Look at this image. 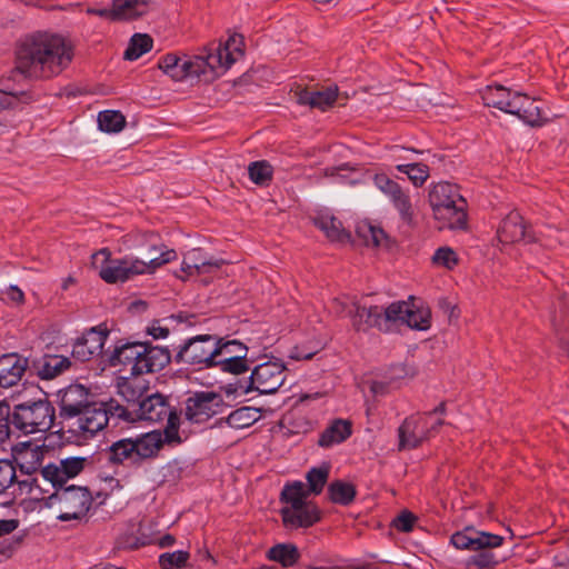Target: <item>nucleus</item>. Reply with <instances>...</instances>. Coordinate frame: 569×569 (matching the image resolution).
Instances as JSON below:
<instances>
[{"label": "nucleus", "mask_w": 569, "mask_h": 569, "mask_svg": "<svg viewBox=\"0 0 569 569\" xmlns=\"http://www.w3.org/2000/svg\"><path fill=\"white\" fill-rule=\"evenodd\" d=\"M243 38H219L196 53L169 52L158 60V68L171 80L211 82L223 76L244 57Z\"/></svg>", "instance_id": "nucleus-1"}, {"label": "nucleus", "mask_w": 569, "mask_h": 569, "mask_svg": "<svg viewBox=\"0 0 569 569\" xmlns=\"http://www.w3.org/2000/svg\"><path fill=\"white\" fill-rule=\"evenodd\" d=\"M74 57L70 38H24L17 50V70L31 79H51Z\"/></svg>", "instance_id": "nucleus-2"}, {"label": "nucleus", "mask_w": 569, "mask_h": 569, "mask_svg": "<svg viewBox=\"0 0 569 569\" xmlns=\"http://www.w3.org/2000/svg\"><path fill=\"white\" fill-rule=\"evenodd\" d=\"M178 258L176 250L161 251L159 257H148V260L134 256L111 259L108 249H101L92 254V264L99 270V276L108 283L124 282L136 276L152 274L162 266Z\"/></svg>", "instance_id": "nucleus-3"}, {"label": "nucleus", "mask_w": 569, "mask_h": 569, "mask_svg": "<svg viewBox=\"0 0 569 569\" xmlns=\"http://www.w3.org/2000/svg\"><path fill=\"white\" fill-rule=\"evenodd\" d=\"M481 98L486 106L513 114L531 127L543 126L548 120L536 99L501 84L487 86Z\"/></svg>", "instance_id": "nucleus-4"}, {"label": "nucleus", "mask_w": 569, "mask_h": 569, "mask_svg": "<svg viewBox=\"0 0 569 569\" xmlns=\"http://www.w3.org/2000/svg\"><path fill=\"white\" fill-rule=\"evenodd\" d=\"M429 203L440 229H465L467 203L457 186L449 182L435 184L429 192Z\"/></svg>", "instance_id": "nucleus-5"}, {"label": "nucleus", "mask_w": 569, "mask_h": 569, "mask_svg": "<svg viewBox=\"0 0 569 569\" xmlns=\"http://www.w3.org/2000/svg\"><path fill=\"white\" fill-rule=\"evenodd\" d=\"M308 490L303 482L295 481L281 491V516L283 525L290 529L307 528L320 519L318 507L308 500Z\"/></svg>", "instance_id": "nucleus-6"}, {"label": "nucleus", "mask_w": 569, "mask_h": 569, "mask_svg": "<svg viewBox=\"0 0 569 569\" xmlns=\"http://www.w3.org/2000/svg\"><path fill=\"white\" fill-rule=\"evenodd\" d=\"M54 417V408L49 401H26L14 406L11 423L24 435L46 432L52 427Z\"/></svg>", "instance_id": "nucleus-7"}, {"label": "nucleus", "mask_w": 569, "mask_h": 569, "mask_svg": "<svg viewBox=\"0 0 569 569\" xmlns=\"http://www.w3.org/2000/svg\"><path fill=\"white\" fill-rule=\"evenodd\" d=\"M46 506L57 513L58 520L70 521L87 513L91 506V496L84 488L61 486L47 498Z\"/></svg>", "instance_id": "nucleus-8"}, {"label": "nucleus", "mask_w": 569, "mask_h": 569, "mask_svg": "<svg viewBox=\"0 0 569 569\" xmlns=\"http://www.w3.org/2000/svg\"><path fill=\"white\" fill-rule=\"evenodd\" d=\"M134 412L139 419L151 422H158L167 419L164 440L168 443L181 442V438L178 432L180 418L171 410L167 399L162 395L154 393L148 396L139 402V407L134 409Z\"/></svg>", "instance_id": "nucleus-9"}, {"label": "nucleus", "mask_w": 569, "mask_h": 569, "mask_svg": "<svg viewBox=\"0 0 569 569\" xmlns=\"http://www.w3.org/2000/svg\"><path fill=\"white\" fill-rule=\"evenodd\" d=\"M50 449L46 445H38L31 441L20 442L13 449V458L21 473L34 476L31 480L18 481L20 487H29L32 492L34 489L42 490L39 485V476L43 469V461Z\"/></svg>", "instance_id": "nucleus-10"}, {"label": "nucleus", "mask_w": 569, "mask_h": 569, "mask_svg": "<svg viewBox=\"0 0 569 569\" xmlns=\"http://www.w3.org/2000/svg\"><path fill=\"white\" fill-rule=\"evenodd\" d=\"M332 310L338 315H346L351 318L352 326L357 331H367L370 328H383V307L360 305L357 301L350 303L335 299Z\"/></svg>", "instance_id": "nucleus-11"}, {"label": "nucleus", "mask_w": 569, "mask_h": 569, "mask_svg": "<svg viewBox=\"0 0 569 569\" xmlns=\"http://www.w3.org/2000/svg\"><path fill=\"white\" fill-rule=\"evenodd\" d=\"M430 420L431 415H415L405 419L398 429L399 450L417 448L443 423L441 419Z\"/></svg>", "instance_id": "nucleus-12"}, {"label": "nucleus", "mask_w": 569, "mask_h": 569, "mask_svg": "<svg viewBox=\"0 0 569 569\" xmlns=\"http://www.w3.org/2000/svg\"><path fill=\"white\" fill-rule=\"evenodd\" d=\"M250 380L260 393H273L286 380V367L279 359H268L254 367Z\"/></svg>", "instance_id": "nucleus-13"}, {"label": "nucleus", "mask_w": 569, "mask_h": 569, "mask_svg": "<svg viewBox=\"0 0 569 569\" xmlns=\"http://www.w3.org/2000/svg\"><path fill=\"white\" fill-rule=\"evenodd\" d=\"M109 421V410L104 403H90L77 418L69 422L70 431L89 438L101 431Z\"/></svg>", "instance_id": "nucleus-14"}, {"label": "nucleus", "mask_w": 569, "mask_h": 569, "mask_svg": "<svg viewBox=\"0 0 569 569\" xmlns=\"http://www.w3.org/2000/svg\"><path fill=\"white\" fill-rule=\"evenodd\" d=\"M217 339L199 336L190 339L178 352V358L189 365L213 367L217 357Z\"/></svg>", "instance_id": "nucleus-15"}, {"label": "nucleus", "mask_w": 569, "mask_h": 569, "mask_svg": "<svg viewBox=\"0 0 569 569\" xmlns=\"http://www.w3.org/2000/svg\"><path fill=\"white\" fill-rule=\"evenodd\" d=\"M60 417L68 422L90 405L89 391L82 385H70L58 392Z\"/></svg>", "instance_id": "nucleus-16"}, {"label": "nucleus", "mask_w": 569, "mask_h": 569, "mask_svg": "<svg viewBox=\"0 0 569 569\" xmlns=\"http://www.w3.org/2000/svg\"><path fill=\"white\" fill-rule=\"evenodd\" d=\"M87 458L70 457L62 459L59 465L48 463L41 470V478L54 488L61 487L69 479L78 476L84 468Z\"/></svg>", "instance_id": "nucleus-17"}, {"label": "nucleus", "mask_w": 569, "mask_h": 569, "mask_svg": "<svg viewBox=\"0 0 569 569\" xmlns=\"http://www.w3.org/2000/svg\"><path fill=\"white\" fill-rule=\"evenodd\" d=\"M220 397L214 392L196 393L187 400L186 418L194 423L207 421L217 413Z\"/></svg>", "instance_id": "nucleus-18"}, {"label": "nucleus", "mask_w": 569, "mask_h": 569, "mask_svg": "<svg viewBox=\"0 0 569 569\" xmlns=\"http://www.w3.org/2000/svg\"><path fill=\"white\" fill-rule=\"evenodd\" d=\"M107 337L106 328H91L73 343L72 356L80 361H88L101 355Z\"/></svg>", "instance_id": "nucleus-19"}, {"label": "nucleus", "mask_w": 569, "mask_h": 569, "mask_svg": "<svg viewBox=\"0 0 569 569\" xmlns=\"http://www.w3.org/2000/svg\"><path fill=\"white\" fill-rule=\"evenodd\" d=\"M451 543L457 549L479 550L487 548H497L502 545L503 538L498 535L466 529L451 536Z\"/></svg>", "instance_id": "nucleus-20"}, {"label": "nucleus", "mask_w": 569, "mask_h": 569, "mask_svg": "<svg viewBox=\"0 0 569 569\" xmlns=\"http://www.w3.org/2000/svg\"><path fill=\"white\" fill-rule=\"evenodd\" d=\"M497 234L499 241L505 244L516 243L521 240L527 242L533 240V236L528 231L522 216L516 210L510 211L502 219Z\"/></svg>", "instance_id": "nucleus-21"}, {"label": "nucleus", "mask_w": 569, "mask_h": 569, "mask_svg": "<svg viewBox=\"0 0 569 569\" xmlns=\"http://www.w3.org/2000/svg\"><path fill=\"white\" fill-rule=\"evenodd\" d=\"M222 263V260L207 258L201 249L194 248L189 250L183 256L180 270L184 273V276L178 274V277L182 280H186L192 276L210 273L218 270Z\"/></svg>", "instance_id": "nucleus-22"}, {"label": "nucleus", "mask_w": 569, "mask_h": 569, "mask_svg": "<svg viewBox=\"0 0 569 569\" xmlns=\"http://www.w3.org/2000/svg\"><path fill=\"white\" fill-rule=\"evenodd\" d=\"M170 352L167 348L146 345L140 360L133 366V375L142 376L162 370L170 362Z\"/></svg>", "instance_id": "nucleus-23"}, {"label": "nucleus", "mask_w": 569, "mask_h": 569, "mask_svg": "<svg viewBox=\"0 0 569 569\" xmlns=\"http://www.w3.org/2000/svg\"><path fill=\"white\" fill-rule=\"evenodd\" d=\"M28 367V360L18 353H6L0 357V387L9 388L17 385Z\"/></svg>", "instance_id": "nucleus-24"}, {"label": "nucleus", "mask_w": 569, "mask_h": 569, "mask_svg": "<svg viewBox=\"0 0 569 569\" xmlns=\"http://www.w3.org/2000/svg\"><path fill=\"white\" fill-rule=\"evenodd\" d=\"M338 98V87L330 86L322 90H301L296 93V99L299 104L309 106L321 111H327L332 108Z\"/></svg>", "instance_id": "nucleus-25"}, {"label": "nucleus", "mask_w": 569, "mask_h": 569, "mask_svg": "<svg viewBox=\"0 0 569 569\" xmlns=\"http://www.w3.org/2000/svg\"><path fill=\"white\" fill-rule=\"evenodd\" d=\"M117 388L118 393L134 411L139 407V402L144 399L143 395L148 390V382L141 376L132 375V377H121Z\"/></svg>", "instance_id": "nucleus-26"}, {"label": "nucleus", "mask_w": 569, "mask_h": 569, "mask_svg": "<svg viewBox=\"0 0 569 569\" xmlns=\"http://www.w3.org/2000/svg\"><path fill=\"white\" fill-rule=\"evenodd\" d=\"M148 8L147 0H112L111 9L100 14H107L112 20H132L144 14Z\"/></svg>", "instance_id": "nucleus-27"}, {"label": "nucleus", "mask_w": 569, "mask_h": 569, "mask_svg": "<svg viewBox=\"0 0 569 569\" xmlns=\"http://www.w3.org/2000/svg\"><path fill=\"white\" fill-rule=\"evenodd\" d=\"M351 423L345 419L333 420L320 435L318 445L330 448L347 440L351 436Z\"/></svg>", "instance_id": "nucleus-28"}, {"label": "nucleus", "mask_w": 569, "mask_h": 569, "mask_svg": "<svg viewBox=\"0 0 569 569\" xmlns=\"http://www.w3.org/2000/svg\"><path fill=\"white\" fill-rule=\"evenodd\" d=\"M122 244L126 249H139L147 247L144 260H148L149 256L152 257L151 253L153 251H159L158 234L153 231H131L122 237Z\"/></svg>", "instance_id": "nucleus-29"}, {"label": "nucleus", "mask_w": 569, "mask_h": 569, "mask_svg": "<svg viewBox=\"0 0 569 569\" xmlns=\"http://www.w3.org/2000/svg\"><path fill=\"white\" fill-rule=\"evenodd\" d=\"M70 367L69 358L59 355H46L36 362L41 379H53Z\"/></svg>", "instance_id": "nucleus-30"}, {"label": "nucleus", "mask_w": 569, "mask_h": 569, "mask_svg": "<svg viewBox=\"0 0 569 569\" xmlns=\"http://www.w3.org/2000/svg\"><path fill=\"white\" fill-rule=\"evenodd\" d=\"M138 461L149 459L158 455L163 439L160 431L147 432L136 439H132Z\"/></svg>", "instance_id": "nucleus-31"}, {"label": "nucleus", "mask_w": 569, "mask_h": 569, "mask_svg": "<svg viewBox=\"0 0 569 569\" xmlns=\"http://www.w3.org/2000/svg\"><path fill=\"white\" fill-rule=\"evenodd\" d=\"M146 343L134 342L127 343L117 348L111 358V363L113 366L123 365L130 367V372L133 375V366L138 360H140L141 352H144Z\"/></svg>", "instance_id": "nucleus-32"}, {"label": "nucleus", "mask_w": 569, "mask_h": 569, "mask_svg": "<svg viewBox=\"0 0 569 569\" xmlns=\"http://www.w3.org/2000/svg\"><path fill=\"white\" fill-rule=\"evenodd\" d=\"M315 222L331 241H345L349 238V234L342 227V223L330 214H321L315 220Z\"/></svg>", "instance_id": "nucleus-33"}, {"label": "nucleus", "mask_w": 569, "mask_h": 569, "mask_svg": "<svg viewBox=\"0 0 569 569\" xmlns=\"http://www.w3.org/2000/svg\"><path fill=\"white\" fill-rule=\"evenodd\" d=\"M359 237L363 239L367 244L375 247H387L389 243V237L386 231L371 222H361L357 227Z\"/></svg>", "instance_id": "nucleus-34"}, {"label": "nucleus", "mask_w": 569, "mask_h": 569, "mask_svg": "<svg viewBox=\"0 0 569 569\" xmlns=\"http://www.w3.org/2000/svg\"><path fill=\"white\" fill-rule=\"evenodd\" d=\"M299 551L295 545L279 543L268 551V558L279 562L282 567H292L299 559Z\"/></svg>", "instance_id": "nucleus-35"}, {"label": "nucleus", "mask_w": 569, "mask_h": 569, "mask_svg": "<svg viewBox=\"0 0 569 569\" xmlns=\"http://www.w3.org/2000/svg\"><path fill=\"white\" fill-rule=\"evenodd\" d=\"M259 418V410L251 407H241L228 416L227 423L232 429H244L252 426Z\"/></svg>", "instance_id": "nucleus-36"}, {"label": "nucleus", "mask_w": 569, "mask_h": 569, "mask_svg": "<svg viewBox=\"0 0 569 569\" xmlns=\"http://www.w3.org/2000/svg\"><path fill=\"white\" fill-rule=\"evenodd\" d=\"M134 448L131 438L121 439L110 447L109 460L114 463H122L126 460L138 462Z\"/></svg>", "instance_id": "nucleus-37"}, {"label": "nucleus", "mask_w": 569, "mask_h": 569, "mask_svg": "<svg viewBox=\"0 0 569 569\" xmlns=\"http://www.w3.org/2000/svg\"><path fill=\"white\" fill-rule=\"evenodd\" d=\"M98 126L108 133L120 132L126 126V118L120 111L104 110L98 114Z\"/></svg>", "instance_id": "nucleus-38"}, {"label": "nucleus", "mask_w": 569, "mask_h": 569, "mask_svg": "<svg viewBox=\"0 0 569 569\" xmlns=\"http://www.w3.org/2000/svg\"><path fill=\"white\" fill-rule=\"evenodd\" d=\"M250 180L259 186H267L272 180L273 169L266 160L251 162L248 167Z\"/></svg>", "instance_id": "nucleus-39"}, {"label": "nucleus", "mask_w": 569, "mask_h": 569, "mask_svg": "<svg viewBox=\"0 0 569 569\" xmlns=\"http://www.w3.org/2000/svg\"><path fill=\"white\" fill-rule=\"evenodd\" d=\"M153 48L152 38H130L128 46L123 52V59L127 61H136L144 53Z\"/></svg>", "instance_id": "nucleus-40"}, {"label": "nucleus", "mask_w": 569, "mask_h": 569, "mask_svg": "<svg viewBox=\"0 0 569 569\" xmlns=\"http://www.w3.org/2000/svg\"><path fill=\"white\" fill-rule=\"evenodd\" d=\"M431 312L428 308H416L410 303L405 325L417 330H427L430 327Z\"/></svg>", "instance_id": "nucleus-41"}, {"label": "nucleus", "mask_w": 569, "mask_h": 569, "mask_svg": "<svg viewBox=\"0 0 569 569\" xmlns=\"http://www.w3.org/2000/svg\"><path fill=\"white\" fill-rule=\"evenodd\" d=\"M328 492L330 499L340 505H348L353 500L356 495L353 486L342 481L332 482L328 488Z\"/></svg>", "instance_id": "nucleus-42"}, {"label": "nucleus", "mask_w": 569, "mask_h": 569, "mask_svg": "<svg viewBox=\"0 0 569 569\" xmlns=\"http://www.w3.org/2000/svg\"><path fill=\"white\" fill-rule=\"evenodd\" d=\"M328 476H329L328 467L312 468L307 473L308 496H310L311 493L319 495L322 491V489L328 480Z\"/></svg>", "instance_id": "nucleus-43"}, {"label": "nucleus", "mask_w": 569, "mask_h": 569, "mask_svg": "<svg viewBox=\"0 0 569 569\" xmlns=\"http://www.w3.org/2000/svg\"><path fill=\"white\" fill-rule=\"evenodd\" d=\"M410 303L407 301H396L383 308V326L388 322H406Z\"/></svg>", "instance_id": "nucleus-44"}, {"label": "nucleus", "mask_w": 569, "mask_h": 569, "mask_svg": "<svg viewBox=\"0 0 569 569\" xmlns=\"http://www.w3.org/2000/svg\"><path fill=\"white\" fill-rule=\"evenodd\" d=\"M397 170L406 173L415 186H421L429 177V168L423 163L398 164Z\"/></svg>", "instance_id": "nucleus-45"}, {"label": "nucleus", "mask_w": 569, "mask_h": 569, "mask_svg": "<svg viewBox=\"0 0 569 569\" xmlns=\"http://www.w3.org/2000/svg\"><path fill=\"white\" fill-rule=\"evenodd\" d=\"M217 360L222 358H231L236 356H247V347L237 340L222 342L217 340Z\"/></svg>", "instance_id": "nucleus-46"}, {"label": "nucleus", "mask_w": 569, "mask_h": 569, "mask_svg": "<svg viewBox=\"0 0 569 569\" xmlns=\"http://www.w3.org/2000/svg\"><path fill=\"white\" fill-rule=\"evenodd\" d=\"M189 559V552L178 550L173 552L162 553L159 557V563L162 569H180L186 566Z\"/></svg>", "instance_id": "nucleus-47"}, {"label": "nucleus", "mask_w": 569, "mask_h": 569, "mask_svg": "<svg viewBox=\"0 0 569 569\" xmlns=\"http://www.w3.org/2000/svg\"><path fill=\"white\" fill-rule=\"evenodd\" d=\"M214 366L221 368L222 371L240 375L248 370L246 356H236L231 358H222L214 361Z\"/></svg>", "instance_id": "nucleus-48"}, {"label": "nucleus", "mask_w": 569, "mask_h": 569, "mask_svg": "<svg viewBox=\"0 0 569 569\" xmlns=\"http://www.w3.org/2000/svg\"><path fill=\"white\" fill-rule=\"evenodd\" d=\"M396 209L399 211L400 217L406 222H411L413 217L412 206L409 196L401 189L390 198Z\"/></svg>", "instance_id": "nucleus-49"}, {"label": "nucleus", "mask_w": 569, "mask_h": 569, "mask_svg": "<svg viewBox=\"0 0 569 569\" xmlns=\"http://www.w3.org/2000/svg\"><path fill=\"white\" fill-rule=\"evenodd\" d=\"M17 481V471L13 462L7 459L0 460V493L10 488Z\"/></svg>", "instance_id": "nucleus-50"}, {"label": "nucleus", "mask_w": 569, "mask_h": 569, "mask_svg": "<svg viewBox=\"0 0 569 569\" xmlns=\"http://www.w3.org/2000/svg\"><path fill=\"white\" fill-rule=\"evenodd\" d=\"M498 565V560L491 551L485 550L472 556L468 563L467 569H491Z\"/></svg>", "instance_id": "nucleus-51"}, {"label": "nucleus", "mask_w": 569, "mask_h": 569, "mask_svg": "<svg viewBox=\"0 0 569 569\" xmlns=\"http://www.w3.org/2000/svg\"><path fill=\"white\" fill-rule=\"evenodd\" d=\"M432 261L435 264L450 270L458 263V257L451 248L442 247L435 252Z\"/></svg>", "instance_id": "nucleus-52"}, {"label": "nucleus", "mask_w": 569, "mask_h": 569, "mask_svg": "<svg viewBox=\"0 0 569 569\" xmlns=\"http://www.w3.org/2000/svg\"><path fill=\"white\" fill-rule=\"evenodd\" d=\"M375 184L378 189H380L389 198L395 196L401 189L397 182L389 179L385 174H377L375 177Z\"/></svg>", "instance_id": "nucleus-53"}, {"label": "nucleus", "mask_w": 569, "mask_h": 569, "mask_svg": "<svg viewBox=\"0 0 569 569\" xmlns=\"http://www.w3.org/2000/svg\"><path fill=\"white\" fill-rule=\"evenodd\" d=\"M415 520L416 518L411 512L403 511L395 520V526L398 530L408 532L412 529Z\"/></svg>", "instance_id": "nucleus-54"}, {"label": "nucleus", "mask_w": 569, "mask_h": 569, "mask_svg": "<svg viewBox=\"0 0 569 569\" xmlns=\"http://www.w3.org/2000/svg\"><path fill=\"white\" fill-rule=\"evenodd\" d=\"M8 412L6 410V406L0 403V445L4 443L9 439V426L7 422Z\"/></svg>", "instance_id": "nucleus-55"}, {"label": "nucleus", "mask_w": 569, "mask_h": 569, "mask_svg": "<svg viewBox=\"0 0 569 569\" xmlns=\"http://www.w3.org/2000/svg\"><path fill=\"white\" fill-rule=\"evenodd\" d=\"M148 333L154 339H163L169 335V329L154 321L148 327Z\"/></svg>", "instance_id": "nucleus-56"}, {"label": "nucleus", "mask_w": 569, "mask_h": 569, "mask_svg": "<svg viewBox=\"0 0 569 569\" xmlns=\"http://www.w3.org/2000/svg\"><path fill=\"white\" fill-rule=\"evenodd\" d=\"M19 526L17 519H0V538L13 532Z\"/></svg>", "instance_id": "nucleus-57"}, {"label": "nucleus", "mask_w": 569, "mask_h": 569, "mask_svg": "<svg viewBox=\"0 0 569 569\" xmlns=\"http://www.w3.org/2000/svg\"><path fill=\"white\" fill-rule=\"evenodd\" d=\"M6 293H7V297L10 299V301H12V302H14L17 305H21L24 301V293L17 286H10L7 289Z\"/></svg>", "instance_id": "nucleus-58"}, {"label": "nucleus", "mask_w": 569, "mask_h": 569, "mask_svg": "<svg viewBox=\"0 0 569 569\" xmlns=\"http://www.w3.org/2000/svg\"><path fill=\"white\" fill-rule=\"evenodd\" d=\"M316 352H317L316 350L305 352V351L300 350L299 348H296L293 351H291L290 357L296 360H308V359H311Z\"/></svg>", "instance_id": "nucleus-59"}, {"label": "nucleus", "mask_w": 569, "mask_h": 569, "mask_svg": "<svg viewBox=\"0 0 569 569\" xmlns=\"http://www.w3.org/2000/svg\"><path fill=\"white\" fill-rule=\"evenodd\" d=\"M174 537L171 536V535H164L163 537L160 538L159 540V546L161 548H167V547H170L174 543Z\"/></svg>", "instance_id": "nucleus-60"}, {"label": "nucleus", "mask_w": 569, "mask_h": 569, "mask_svg": "<svg viewBox=\"0 0 569 569\" xmlns=\"http://www.w3.org/2000/svg\"><path fill=\"white\" fill-rule=\"evenodd\" d=\"M370 389L375 395H382L385 392V386L381 382H372Z\"/></svg>", "instance_id": "nucleus-61"}, {"label": "nucleus", "mask_w": 569, "mask_h": 569, "mask_svg": "<svg viewBox=\"0 0 569 569\" xmlns=\"http://www.w3.org/2000/svg\"><path fill=\"white\" fill-rule=\"evenodd\" d=\"M446 411V406L443 402H441L433 411L429 412L428 415H443Z\"/></svg>", "instance_id": "nucleus-62"}, {"label": "nucleus", "mask_w": 569, "mask_h": 569, "mask_svg": "<svg viewBox=\"0 0 569 569\" xmlns=\"http://www.w3.org/2000/svg\"><path fill=\"white\" fill-rule=\"evenodd\" d=\"M20 540L16 539L13 542L9 543L6 549L1 550L2 552L9 551L10 553L16 549L19 545Z\"/></svg>", "instance_id": "nucleus-63"}, {"label": "nucleus", "mask_w": 569, "mask_h": 569, "mask_svg": "<svg viewBox=\"0 0 569 569\" xmlns=\"http://www.w3.org/2000/svg\"><path fill=\"white\" fill-rule=\"evenodd\" d=\"M90 569H122V568H117L113 565H108V566H94Z\"/></svg>", "instance_id": "nucleus-64"}]
</instances>
